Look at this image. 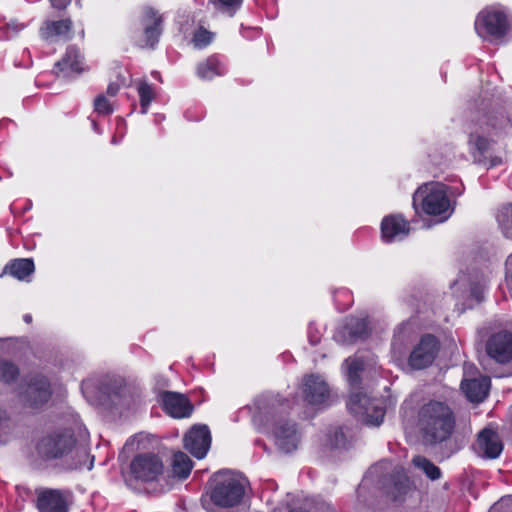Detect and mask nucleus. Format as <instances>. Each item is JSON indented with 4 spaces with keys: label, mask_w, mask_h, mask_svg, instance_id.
Wrapping results in <instances>:
<instances>
[{
    "label": "nucleus",
    "mask_w": 512,
    "mask_h": 512,
    "mask_svg": "<svg viewBox=\"0 0 512 512\" xmlns=\"http://www.w3.org/2000/svg\"><path fill=\"white\" fill-rule=\"evenodd\" d=\"M418 425L424 439L429 444H437L450 438L456 419L446 403L432 400L419 409Z\"/></svg>",
    "instance_id": "obj_1"
},
{
    "label": "nucleus",
    "mask_w": 512,
    "mask_h": 512,
    "mask_svg": "<svg viewBox=\"0 0 512 512\" xmlns=\"http://www.w3.org/2000/svg\"><path fill=\"white\" fill-rule=\"evenodd\" d=\"M81 390L91 404L110 411L120 404L125 381L111 375L92 376L82 381Z\"/></svg>",
    "instance_id": "obj_2"
},
{
    "label": "nucleus",
    "mask_w": 512,
    "mask_h": 512,
    "mask_svg": "<svg viewBox=\"0 0 512 512\" xmlns=\"http://www.w3.org/2000/svg\"><path fill=\"white\" fill-rule=\"evenodd\" d=\"M211 501L221 507H233L239 504L244 496V481L230 471L218 472L213 477Z\"/></svg>",
    "instance_id": "obj_3"
},
{
    "label": "nucleus",
    "mask_w": 512,
    "mask_h": 512,
    "mask_svg": "<svg viewBox=\"0 0 512 512\" xmlns=\"http://www.w3.org/2000/svg\"><path fill=\"white\" fill-rule=\"evenodd\" d=\"M495 143L493 136L489 134V129L483 125H473L467 140L473 162L479 165H488V168L501 165L503 158L493 155Z\"/></svg>",
    "instance_id": "obj_4"
},
{
    "label": "nucleus",
    "mask_w": 512,
    "mask_h": 512,
    "mask_svg": "<svg viewBox=\"0 0 512 512\" xmlns=\"http://www.w3.org/2000/svg\"><path fill=\"white\" fill-rule=\"evenodd\" d=\"M347 407L352 414L367 425L379 426L385 416L383 406L362 391L351 392Z\"/></svg>",
    "instance_id": "obj_5"
},
{
    "label": "nucleus",
    "mask_w": 512,
    "mask_h": 512,
    "mask_svg": "<svg viewBox=\"0 0 512 512\" xmlns=\"http://www.w3.org/2000/svg\"><path fill=\"white\" fill-rule=\"evenodd\" d=\"M256 412L254 421L263 425L273 426L275 420L286 419L291 409V403L288 399L276 396H261L256 399Z\"/></svg>",
    "instance_id": "obj_6"
},
{
    "label": "nucleus",
    "mask_w": 512,
    "mask_h": 512,
    "mask_svg": "<svg viewBox=\"0 0 512 512\" xmlns=\"http://www.w3.org/2000/svg\"><path fill=\"white\" fill-rule=\"evenodd\" d=\"M475 29L483 39L497 41L508 31L506 15L501 11L484 9L476 18Z\"/></svg>",
    "instance_id": "obj_7"
},
{
    "label": "nucleus",
    "mask_w": 512,
    "mask_h": 512,
    "mask_svg": "<svg viewBox=\"0 0 512 512\" xmlns=\"http://www.w3.org/2000/svg\"><path fill=\"white\" fill-rule=\"evenodd\" d=\"M131 473L137 480L143 482L156 481L164 471L161 458L153 453L137 455L130 464Z\"/></svg>",
    "instance_id": "obj_8"
},
{
    "label": "nucleus",
    "mask_w": 512,
    "mask_h": 512,
    "mask_svg": "<svg viewBox=\"0 0 512 512\" xmlns=\"http://www.w3.org/2000/svg\"><path fill=\"white\" fill-rule=\"evenodd\" d=\"M271 433L274 437L275 445L283 453H291L298 448L300 435L296 424L288 419L275 420L271 426Z\"/></svg>",
    "instance_id": "obj_9"
},
{
    "label": "nucleus",
    "mask_w": 512,
    "mask_h": 512,
    "mask_svg": "<svg viewBox=\"0 0 512 512\" xmlns=\"http://www.w3.org/2000/svg\"><path fill=\"white\" fill-rule=\"evenodd\" d=\"M52 391L49 380L40 374L30 376L24 392V402L31 408H39L49 401Z\"/></svg>",
    "instance_id": "obj_10"
},
{
    "label": "nucleus",
    "mask_w": 512,
    "mask_h": 512,
    "mask_svg": "<svg viewBox=\"0 0 512 512\" xmlns=\"http://www.w3.org/2000/svg\"><path fill=\"white\" fill-rule=\"evenodd\" d=\"M438 350L439 345L435 336L431 334L423 336L410 354V367L416 370L428 367L434 361Z\"/></svg>",
    "instance_id": "obj_11"
},
{
    "label": "nucleus",
    "mask_w": 512,
    "mask_h": 512,
    "mask_svg": "<svg viewBox=\"0 0 512 512\" xmlns=\"http://www.w3.org/2000/svg\"><path fill=\"white\" fill-rule=\"evenodd\" d=\"M380 487L393 501H399L412 489V483L402 468H395L383 476Z\"/></svg>",
    "instance_id": "obj_12"
},
{
    "label": "nucleus",
    "mask_w": 512,
    "mask_h": 512,
    "mask_svg": "<svg viewBox=\"0 0 512 512\" xmlns=\"http://www.w3.org/2000/svg\"><path fill=\"white\" fill-rule=\"evenodd\" d=\"M488 356L500 364L512 360V333L506 330L492 334L486 342Z\"/></svg>",
    "instance_id": "obj_13"
},
{
    "label": "nucleus",
    "mask_w": 512,
    "mask_h": 512,
    "mask_svg": "<svg viewBox=\"0 0 512 512\" xmlns=\"http://www.w3.org/2000/svg\"><path fill=\"white\" fill-rule=\"evenodd\" d=\"M370 331L367 319L351 317L336 331L334 339L342 344H352L366 339Z\"/></svg>",
    "instance_id": "obj_14"
},
{
    "label": "nucleus",
    "mask_w": 512,
    "mask_h": 512,
    "mask_svg": "<svg viewBox=\"0 0 512 512\" xmlns=\"http://www.w3.org/2000/svg\"><path fill=\"white\" fill-rule=\"evenodd\" d=\"M33 500L38 512H64V492L60 489L38 487Z\"/></svg>",
    "instance_id": "obj_15"
},
{
    "label": "nucleus",
    "mask_w": 512,
    "mask_h": 512,
    "mask_svg": "<svg viewBox=\"0 0 512 512\" xmlns=\"http://www.w3.org/2000/svg\"><path fill=\"white\" fill-rule=\"evenodd\" d=\"M185 448L196 458H203L210 447L211 436L206 425H195L184 438Z\"/></svg>",
    "instance_id": "obj_16"
},
{
    "label": "nucleus",
    "mask_w": 512,
    "mask_h": 512,
    "mask_svg": "<svg viewBox=\"0 0 512 512\" xmlns=\"http://www.w3.org/2000/svg\"><path fill=\"white\" fill-rule=\"evenodd\" d=\"M422 208L429 215L448 214L450 201L444 185H436L429 189V192L423 197Z\"/></svg>",
    "instance_id": "obj_17"
},
{
    "label": "nucleus",
    "mask_w": 512,
    "mask_h": 512,
    "mask_svg": "<svg viewBox=\"0 0 512 512\" xmlns=\"http://www.w3.org/2000/svg\"><path fill=\"white\" fill-rule=\"evenodd\" d=\"M474 449L483 458L495 459L502 452L503 444L494 430L485 428L478 434Z\"/></svg>",
    "instance_id": "obj_18"
},
{
    "label": "nucleus",
    "mask_w": 512,
    "mask_h": 512,
    "mask_svg": "<svg viewBox=\"0 0 512 512\" xmlns=\"http://www.w3.org/2000/svg\"><path fill=\"white\" fill-rule=\"evenodd\" d=\"M79 437V445H69L66 440V468L78 469L88 464V469L93 465V458L90 459L89 445H86L84 432Z\"/></svg>",
    "instance_id": "obj_19"
},
{
    "label": "nucleus",
    "mask_w": 512,
    "mask_h": 512,
    "mask_svg": "<svg viewBox=\"0 0 512 512\" xmlns=\"http://www.w3.org/2000/svg\"><path fill=\"white\" fill-rule=\"evenodd\" d=\"M145 45L154 48L162 33L163 16L151 7H146L142 16Z\"/></svg>",
    "instance_id": "obj_20"
},
{
    "label": "nucleus",
    "mask_w": 512,
    "mask_h": 512,
    "mask_svg": "<svg viewBox=\"0 0 512 512\" xmlns=\"http://www.w3.org/2000/svg\"><path fill=\"white\" fill-rule=\"evenodd\" d=\"M164 410L175 418L188 417L193 411V405L184 394L165 391L162 393Z\"/></svg>",
    "instance_id": "obj_21"
},
{
    "label": "nucleus",
    "mask_w": 512,
    "mask_h": 512,
    "mask_svg": "<svg viewBox=\"0 0 512 512\" xmlns=\"http://www.w3.org/2000/svg\"><path fill=\"white\" fill-rule=\"evenodd\" d=\"M303 387L305 399L311 404H322L329 397L328 385L320 376H306Z\"/></svg>",
    "instance_id": "obj_22"
},
{
    "label": "nucleus",
    "mask_w": 512,
    "mask_h": 512,
    "mask_svg": "<svg viewBox=\"0 0 512 512\" xmlns=\"http://www.w3.org/2000/svg\"><path fill=\"white\" fill-rule=\"evenodd\" d=\"M38 456L45 461L59 458L63 454L64 442L61 434L43 437L37 444Z\"/></svg>",
    "instance_id": "obj_23"
},
{
    "label": "nucleus",
    "mask_w": 512,
    "mask_h": 512,
    "mask_svg": "<svg viewBox=\"0 0 512 512\" xmlns=\"http://www.w3.org/2000/svg\"><path fill=\"white\" fill-rule=\"evenodd\" d=\"M489 388V377L464 380L461 383L462 391L471 402H482L487 397Z\"/></svg>",
    "instance_id": "obj_24"
},
{
    "label": "nucleus",
    "mask_w": 512,
    "mask_h": 512,
    "mask_svg": "<svg viewBox=\"0 0 512 512\" xmlns=\"http://www.w3.org/2000/svg\"><path fill=\"white\" fill-rule=\"evenodd\" d=\"M382 237L390 242L398 235H407L409 223L400 216H387L381 224Z\"/></svg>",
    "instance_id": "obj_25"
},
{
    "label": "nucleus",
    "mask_w": 512,
    "mask_h": 512,
    "mask_svg": "<svg viewBox=\"0 0 512 512\" xmlns=\"http://www.w3.org/2000/svg\"><path fill=\"white\" fill-rule=\"evenodd\" d=\"M508 124L509 118L504 111L499 110L483 115L474 125H483V127L489 129V134L493 136L494 132L505 128Z\"/></svg>",
    "instance_id": "obj_26"
},
{
    "label": "nucleus",
    "mask_w": 512,
    "mask_h": 512,
    "mask_svg": "<svg viewBox=\"0 0 512 512\" xmlns=\"http://www.w3.org/2000/svg\"><path fill=\"white\" fill-rule=\"evenodd\" d=\"M82 432L86 435V445H89V433L86 427L81 423L78 415L69 414L66 417V440L69 445H79L78 435Z\"/></svg>",
    "instance_id": "obj_27"
},
{
    "label": "nucleus",
    "mask_w": 512,
    "mask_h": 512,
    "mask_svg": "<svg viewBox=\"0 0 512 512\" xmlns=\"http://www.w3.org/2000/svg\"><path fill=\"white\" fill-rule=\"evenodd\" d=\"M193 463L184 452L178 451L173 455L171 463V476L177 479H185L189 476Z\"/></svg>",
    "instance_id": "obj_28"
},
{
    "label": "nucleus",
    "mask_w": 512,
    "mask_h": 512,
    "mask_svg": "<svg viewBox=\"0 0 512 512\" xmlns=\"http://www.w3.org/2000/svg\"><path fill=\"white\" fill-rule=\"evenodd\" d=\"M34 272V262L32 259L22 258L15 259L7 264L3 270L4 273H9L19 280L25 279L27 276Z\"/></svg>",
    "instance_id": "obj_29"
},
{
    "label": "nucleus",
    "mask_w": 512,
    "mask_h": 512,
    "mask_svg": "<svg viewBox=\"0 0 512 512\" xmlns=\"http://www.w3.org/2000/svg\"><path fill=\"white\" fill-rule=\"evenodd\" d=\"M346 374L353 389H359L361 384V374L364 371V361L360 358H349L345 361Z\"/></svg>",
    "instance_id": "obj_30"
},
{
    "label": "nucleus",
    "mask_w": 512,
    "mask_h": 512,
    "mask_svg": "<svg viewBox=\"0 0 512 512\" xmlns=\"http://www.w3.org/2000/svg\"><path fill=\"white\" fill-rule=\"evenodd\" d=\"M412 464L432 481L438 480L441 477L440 468L424 456H415L412 459Z\"/></svg>",
    "instance_id": "obj_31"
},
{
    "label": "nucleus",
    "mask_w": 512,
    "mask_h": 512,
    "mask_svg": "<svg viewBox=\"0 0 512 512\" xmlns=\"http://www.w3.org/2000/svg\"><path fill=\"white\" fill-rule=\"evenodd\" d=\"M484 275H476L474 280L468 279L467 277H463L457 280L454 285H462L465 286L469 283L470 286V294L475 300L479 303L483 300V288H484Z\"/></svg>",
    "instance_id": "obj_32"
},
{
    "label": "nucleus",
    "mask_w": 512,
    "mask_h": 512,
    "mask_svg": "<svg viewBox=\"0 0 512 512\" xmlns=\"http://www.w3.org/2000/svg\"><path fill=\"white\" fill-rule=\"evenodd\" d=\"M497 219L504 236L512 239V203L506 204L501 208Z\"/></svg>",
    "instance_id": "obj_33"
},
{
    "label": "nucleus",
    "mask_w": 512,
    "mask_h": 512,
    "mask_svg": "<svg viewBox=\"0 0 512 512\" xmlns=\"http://www.w3.org/2000/svg\"><path fill=\"white\" fill-rule=\"evenodd\" d=\"M19 368L7 360L0 361V381L5 384H11L19 378Z\"/></svg>",
    "instance_id": "obj_34"
},
{
    "label": "nucleus",
    "mask_w": 512,
    "mask_h": 512,
    "mask_svg": "<svg viewBox=\"0 0 512 512\" xmlns=\"http://www.w3.org/2000/svg\"><path fill=\"white\" fill-rule=\"evenodd\" d=\"M138 92L140 96V105L142 113H146L149 104L155 98V93L152 87L146 82L140 83Z\"/></svg>",
    "instance_id": "obj_35"
},
{
    "label": "nucleus",
    "mask_w": 512,
    "mask_h": 512,
    "mask_svg": "<svg viewBox=\"0 0 512 512\" xmlns=\"http://www.w3.org/2000/svg\"><path fill=\"white\" fill-rule=\"evenodd\" d=\"M349 441L342 428H336L332 433L328 434V445L332 449H344Z\"/></svg>",
    "instance_id": "obj_36"
},
{
    "label": "nucleus",
    "mask_w": 512,
    "mask_h": 512,
    "mask_svg": "<svg viewBox=\"0 0 512 512\" xmlns=\"http://www.w3.org/2000/svg\"><path fill=\"white\" fill-rule=\"evenodd\" d=\"M63 26V21H47L45 26L41 28V34L44 39L49 40L59 36L62 33Z\"/></svg>",
    "instance_id": "obj_37"
},
{
    "label": "nucleus",
    "mask_w": 512,
    "mask_h": 512,
    "mask_svg": "<svg viewBox=\"0 0 512 512\" xmlns=\"http://www.w3.org/2000/svg\"><path fill=\"white\" fill-rule=\"evenodd\" d=\"M198 73L202 78H211L213 75H219L217 60L210 58L198 67Z\"/></svg>",
    "instance_id": "obj_38"
},
{
    "label": "nucleus",
    "mask_w": 512,
    "mask_h": 512,
    "mask_svg": "<svg viewBox=\"0 0 512 512\" xmlns=\"http://www.w3.org/2000/svg\"><path fill=\"white\" fill-rule=\"evenodd\" d=\"M79 57L78 51L74 48H70L66 55V64L69 63L70 71L74 74H80L84 71Z\"/></svg>",
    "instance_id": "obj_39"
},
{
    "label": "nucleus",
    "mask_w": 512,
    "mask_h": 512,
    "mask_svg": "<svg viewBox=\"0 0 512 512\" xmlns=\"http://www.w3.org/2000/svg\"><path fill=\"white\" fill-rule=\"evenodd\" d=\"M213 34L203 27L199 28L193 36V43L196 47H204L212 40Z\"/></svg>",
    "instance_id": "obj_40"
},
{
    "label": "nucleus",
    "mask_w": 512,
    "mask_h": 512,
    "mask_svg": "<svg viewBox=\"0 0 512 512\" xmlns=\"http://www.w3.org/2000/svg\"><path fill=\"white\" fill-rule=\"evenodd\" d=\"M95 111L98 114L109 115L113 112V107L104 95H99L94 101Z\"/></svg>",
    "instance_id": "obj_41"
},
{
    "label": "nucleus",
    "mask_w": 512,
    "mask_h": 512,
    "mask_svg": "<svg viewBox=\"0 0 512 512\" xmlns=\"http://www.w3.org/2000/svg\"><path fill=\"white\" fill-rule=\"evenodd\" d=\"M243 0H218L220 9L227 12H234L241 5Z\"/></svg>",
    "instance_id": "obj_42"
},
{
    "label": "nucleus",
    "mask_w": 512,
    "mask_h": 512,
    "mask_svg": "<svg viewBox=\"0 0 512 512\" xmlns=\"http://www.w3.org/2000/svg\"><path fill=\"white\" fill-rule=\"evenodd\" d=\"M119 85L117 83H111L107 88V94L111 97L115 96L119 91Z\"/></svg>",
    "instance_id": "obj_43"
},
{
    "label": "nucleus",
    "mask_w": 512,
    "mask_h": 512,
    "mask_svg": "<svg viewBox=\"0 0 512 512\" xmlns=\"http://www.w3.org/2000/svg\"><path fill=\"white\" fill-rule=\"evenodd\" d=\"M51 5L56 9H63L64 8V0H49Z\"/></svg>",
    "instance_id": "obj_44"
},
{
    "label": "nucleus",
    "mask_w": 512,
    "mask_h": 512,
    "mask_svg": "<svg viewBox=\"0 0 512 512\" xmlns=\"http://www.w3.org/2000/svg\"><path fill=\"white\" fill-rule=\"evenodd\" d=\"M23 28V24H7V29H12L14 32L20 31Z\"/></svg>",
    "instance_id": "obj_45"
},
{
    "label": "nucleus",
    "mask_w": 512,
    "mask_h": 512,
    "mask_svg": "<svg viewBox=\"0 0 512 512\" xmlns=\"http://www.w3.org/2000/svg\"><path fill=\"white\" fill-rule=\"evenodd\" d=\"M61 61H58L56 64H55V68H56V75H59V73L62 71V67H61Z\"/></svg>",
    "instance_id": "obj_46"
},
{
    "label": "nucleus",
    "mask_w": 512,
    "mask_h": 512,
    "mask_svg": "<svg viewBox=\"0 0 512 512\" xmlns=\"http://www.w3.org/2000/svg\"><path fill=\"white\" fill-rule=\"evenodd\" d=\"M506 266L509 270L512 269V254L508 256L506 260Z\"/></svg>",
    "instance_id": "obj_47"
},
{
    "label": "nucleus",
    "mask_w": 512,
    "mask_h": 512,
    "mask_svg": "<svg viewBox=\"0 0 512 512\" xmlns=\"http://www.w3.org/2000/svg\"><path fill=\"white\" fill-rule=\"evenodd\" d=\"M70 25H71V21L66 19V25H65L66 32L70 29Z\"/></svg>",
    "instance_id": "obj_48"
},
{
    "label": "nucleus",
    "mask_w": 512,
    "mask_h": 512,
    "mask_svg": "<svg viewBox=\"0 0 512 512\" xmlns=\"http://www.w3.org/2000/svg\"><path fill=\"white\" fill-rule=\"evenodd\" d=\"M419 196H423V192L421 190H418L415 195H414V200L416 199V197H419Z\"/></svg>",
    "instance_id": "obj_49"
},
{
    "label": "nucleus",
    "mask_w": 512,
    "mask_h": 512,
    "mask_svg": "<svg viewBox=\"0 0 512 512\" xmlns=\"http://www.w3.org/2000/svg\"><path fill=\"white\" fill-rule=\"evenodd\" d=\"M23 490H24V492H25L27 495L31 494V490H30V489H28V488H24Z\"/></svg>",
    "instance_id": "obj_50"
},
{
    "label": "nucleus",
    "mask_w": 512,
    "mask_h": 512,
    "mask_svg": "<svg viewBox=\"0 0 512 512\" xmlns=\"http://www.w3.org/2000/svg\"><path fill=\"white\" fill-rule=\"evenodd\" d=\"M289 512H308V511L293 509V510H291V511H289Z\"/></svg>",
    "instance_id": "obj_51"
}]
</instances>
